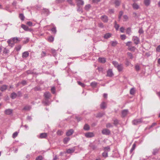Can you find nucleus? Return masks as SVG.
Wrapping results in <instances>:
<instances>
[{"label":"nucleus","mask_w":160,"mask_h":160,"mask_svg":"<svg viewBox=\"0 0 160 160\" xmlns=\"http://www.w3.org/2000/svg\"><path fill=\"white\" fill-rule=\"evenodd\" d=\"M151 2L150 0H144V3L145 5L147 6H149Z\"/></svg>","instance_id":"nucleus-19"},{"label":"nucleus","mask_w":160,"mask_h":160,"mask_svg":"<svg viewBox=\"0 0 160 160\" xmlns=\"http://www.w3.org/2000/svg\"><path fill=\"white\" fill-rule=\"evenodd\" d=\"M48 40L49 42H52L54 40V38L52 36H50L48 38Z\"/></svg>","instance_id":"nucleus-38"},{"label":"nucleus","mask_w":160,"mask_h":160,"mask_svg":"<svg viewBox=\"0 0 160 160\" xmlns=\"http://www.w3.org/2000/svg\"><path fill=\"white\" fill-rule=\"evenodd\" d=\"M75 150V149L74 148H69L67 150L66 152L68 153H71L74 152Z\"/></svg>","instance_id":"nucleus-18"},{"label":"nucleus","mask_w":160,"mask_h":160,"mask_svg":"<svg viewBox=\"0 0 160 160\" xmlns=\"http://www.w3.org/2000/svg\"><path fill=\"white\" fill-rule=\"evenodd\" d=\"M135 92V89L134 88H132L130 90V94L131 95H133Z\"/></svg>","instance_id":"nucleus-36"},{"label":"nucleus","mask_w":160,"mask_h":160,"mask_svg":"<svg viewBox=\"0 0 160 160\" xmlns=\"http://www.w3.org/2000/svg\"><path fill=\"white\" fill-rule=\"evenodd\" d=\"M70 139V138H68V137H67V138H65L63 140L64 143L65 144L67 143V142L69 141Z\"/></svg>","instance_id":"nucleus-29"},{"label":"nucleus","mask_w":160,"mask_h":160,"mask_svg":"<svg viewBox=\"0 0 160 160\" xmlns=\"http://www.w3.org/2000/svg\"><path fill=\"white\" fill-rule=\"evenodd\" d=\"M13 42L14 43V44L15 43H17L20 41V40L17 37H14L12 38Z\"/></svg>","instance_id":"nucleus-14"},{"label":"nucleus","mask_w":160,"mask_h":160,"mask_svg":"<svg viewBox=\"0 0 160 160\" xmlns=\"http://www.w3.org/2000/svg\"><path fill=\"white\" fill-rule=\"evenodd\" d=\"M4 112L6 114L10 115L12 114V110L10 109H7Z\"/></svg>","instance_id":"nucleus-10"},{"label":"nucleus","mask_w":160,"mask_h":160,"mask_svg":"<svg viewBox=\"0 0 160 160\" xmlns=\"http://www.w3.org/2000/svg\"><path fill=\"white\" fill-rule=\"evenodd\" d=\"M52 32L54 33H55L56 32V28L55 27H54L51 29Z\"/></svg>","instance_id":"nucleus-57"},{"label":"nucleus","mask_w":160,"mask_h":160,"mask_svg":"<svg viewBox=\"0 0 160 160\" xmlns=\"http://www.w3.org/2000/svg\"><path fill=\"white\" fill-rule=\"evenodd\" d=\"M31 109V107L29 105H26L24 107L23 110L26 111H29Z\"/></svg>","instance_id":"nucleus-25"},{"label":"nucleus","mask_w":160,"mask_h":160,"mask_svg":"<svg viewBox=\"0 0 160 160\" xmlns=\"http://www.w3.org/2000/svg\"><path fill=\"white\" fill-rule=\"evenodd\" d=\"M77 82L79 85H80L82 87H84L85 86L83 83L81 82L80 81H78Z\"/></svg>","instance_id":"nucleus-44"},{"label":"nucleus","mask_w":160,"mask_h":160,"mask_svg":"<svg viewBox=\"0 0 160 160\" xmlns=\"http://www.w3.org/2000/svg\"><path fill=\"white\" fill-rule=\"evenodd\" d=\"M126 46L128 47V50L131 51H134L135 49L136 48L132 46V43L131 41H128L126 43Z\"/></svg>","instance_id":"nucleus-2"},{"label":"nucleus","mask_w":160,"mask_h":160,"mask_svg":"<svg viewBox=\"0 0 160 160\" xmlns=\"http://www.w3.org/2000/svg\"><path fill=\"white\" fill-rule=\"evenodd\" d=\"M77 1L78 6L83 5L84 4V2L82 0H77Z\"/></svg>","instance_id":"nucleus-22"},{"label":"nucleus","mask_w":160,"mask_h":160,"mask_svg":"<svg viewBox=\"0 0 160 160\" xmlns=\"http://www.w3.org/2000/svg\"><path fill=\"white\" fill-rule=\"evenodd\" d=\"M98 26L100 28H103L104 27V25L101 22L99 23Z\"/></svg>","instance_id":"nucleus-64"},{"label":"nucleus","mask_w":160,"mask_h":160,"mask_svg":"<svg viewBox=\"0 0 160 160\" xmlns=\"http://www.w3.org/2000/svg\"><path fill=\"white\" fill-rule=\"evenodd\" d=\"M101 19L104 22H107L108 20V17L105 15H104L101 16Z\"/></svg>","instance_id":"nucleus-7"},{"label":"nucleus","mask_w":160,"mask_h":160,"mask_svg":"<svg viewBox=\"0 0 160 160\" xmlns=\"http://www.w3.org/2000/svg\"><path fill=\"white\" fill-rule=\"evenodd\" d=\"M124 21H126L128 19V17L126 15H125L123 16Z\"/></svg>","instance_id":"nucleus-55"},{"label":"nucleus","mask_w":160,"mask_h":160,"mask_svg":"<svg viewBox=\"0 0 160 160\" xmlns=\"http://www.w3.org/2000/svg\"><path fill=\"white\" fill-rule=\"evenodd\" d=\"M115 22V24L114 27H115V29H116V30H118V29L119 28V26L118 24L116 23V22Z\"/></svg>","instance_id":"nucleus-46"},{"label":"nucleus","mask_w":160,"mask_h":160,"mask_svg":"<svg viewBox=\"0 0 160 160\" xmlns=\"http://www.w3.org/2000/svg\"><path fill=\"white\" fill-rule=\"evenodd\" d=\"M100 107L102 109H104L106 107V104L104 102H102L100 105Z\"/></svg>","instance_id":"nucleus-24"},{"label":"nucleus","mask_w":160,"mask_h":160,"mask_svg":"<svg viewBox=\"0 0 160 160\" xmlns=\"http://www.w3.org/2000/svg\"><path fill=\"white\" fill-rule=\"evenodd\" d=\"M142 118H141L133 120L132 121V123L134 125H137L142 123Z\"/></svg>","instance_id":"nucleus-3"},{"label":"nucleus","mask_w":160,"mask_h":160,"mask_svg":"<svg viewBox=\"0 0 160 160\" xmlns=\"http://www.w3.org/2000/svg\"><path fill=\"white\" fill-rule=\"evenodd\" d=\"M17 96V94L15 92H13L11 94V97L12 98L14 99L16 98Z\"/></svg>","instance_id":"nucleus-28"},{"label":"nucleus","mask_w":160,"mask_h":160,"mask_svg":"<svg viewBox=\"0 0 160 160\" xmlns=\"http://www.w3.org/2000/svg\"><path fill=\"white\" fill-rule=\"evenodd\" d=\"M97 85V83L96 82H91L90 84L91 86L93 87L94 88Z\"/></svg>","instance_id":"nucleus-33"},{"label":"nucleus","mask_w":160,"mask_h":160,"mask_svg":"<svg viewBox=\"0 0 160 160\" xmlns=\"http://www.w3.org/2000/svg\"><path fill=\"white\" fill-rule=\"evenodd\" d=\"M43 103L46 105H48L49 104V102L48 100L43 102Z\"/></svg>","instance_id":"nucleus-59"},{"label":"nucleus","mask_w":160,"mask_h":160,"mask_svg":"<svg viewBox=\"0 0 160 160\" xmlns=\"http://www.w3.org/2000/svg\"><path fill=\"white\" fill-rule=\"evenodd\" d=\"M102 133L103 134L108 135L110 134V131L108 129H104L102 130Z\"/></svg>","instance_id":"nucleus-8"},{"label":"nucleus","mask_w":160,"mask_h":160,"mask_svg":"<svg viewBox=\"0 0 160 160\" xmlns=\"http://www.w3.org/2000/svg\"><path fill=\"white\" fill-rule=\"evenodd\" d=\"M3 52L4 54H7L9 52V50L6 48H4Z\"/></svg>","instance_id":"nucleus-34"},{"label":"nucleus","mask_w":160,"mask_h":160,"mask_svg":"<svg viewBox=\"0 0 160 160\" xmlns=\"http://www.w3.org/2000/svg\"><path fill=\"white\" fill-rule=\"evenodd\" d=\"M43 158L42 156L40 155L37 157L36 158V160H42Z\"/></svg>","instance_id":"nucleus-40"},{"label":"nucleus","mask_w":160,"mask_h":160,"mask_svg":"<svg viewBox=\"0 0 160 160\" xmlns=\"http://www.w3.org/2000/svg\"><path fill=\"white\" fill-rule=\"evenodd\" d=\"M44 96L46 98H49L51 96V94L49 92H45L44 94Z\"/></svg>","instance_id":"nucleus-21"},{"label":"nucleus","mask_w":160,"mask_h":160,"mask_svg":"<svg viewBox=\"0 0 160 160\" xmlns=\"http://www.w3.org/2000/svg\"><path fill=\"white\" fill-rule=\"evenodd\" d=\"M90 4H88L86 5L85 7V8L87 10H88V9L90 8Z\"/></svg>","instance_id":"nucleus-54"},{"label":"nucleus","mask_w":160,"mask_h":160,"mask_svg":"<svg viewBox=\"0 0 160 160\" xmlns=\"http://www.w3.org/2000/svg\"><path fill=\"white\" fill-rule=\"evenodd\" d=\"M51 91L54 94L55 93V87H52V88L51 89Z\"/></svg>","instance_id":"nucleus-52"},{"label":"nucleus","mask_w":160,"mask_h":160,"mask_svg":"<svg viewBox=\"0 0 160 160\" xmlns=\"http://www.w3.org/2000/svg\"><path fill=\"white\" fill-rule=\"evenodd\" d=\"M21 27L25 31H29L30 32H32L33 31V30L31 28H29L27 26L24 25L22 24L21 25Z\"/></svg>","instance_id":"nucleus-6"},{"label":"nucleus","mask_w":160,"mask_h":160,"mask_svg":"<svg viewBox=\"0 0 160 160\" xmlns=\"http://www.w3.org/2000/svg\"><path fill=\"white\" fill-rule=\"evenodd\" d=\"M111 43L112 46H115L116 45L117 43V42L111 41Z\"/></svg>","instance_id":"nucleus-51"},{"label":"nucleus","mask_w":160,"mask_h":160,"mask_svg":"<svg viewBox=\"0 0 160 160\" xmlns=\"http://www.w3.org/2000/svg\"><path fill=\"white\" fill-rule=\"evenodd\" d=\"M47 136V134L45 133H42L40 134V138H45Z\"/></svg>","instance_id":"nucleus-23"},{"label":"nucleus","mask_w":160,"mask_h":160,"mask_svg":"<svg viewBox=\"0 0 160 160\" xmlns=\"http://www.w3.org/2000/svg\"><path fill=\"white\" fill-rule=\"evenodd\" d=\"M120 37L121 39L122 40H124L126 38V36L124 34L121 35H120Z\"/></svg>","instance_id":"nucleus-42"},{"label":"nucleus","mask_w":160,"mask_h":160,"mask_svg":"<svg viewBox=\"0 0 160 160\" xmlns=\"http://www.w3.org/2000/svg\"><path fill=\"white\" fill-rule=\"evenodd\" d=\"M136 147V144H135L134 143L133 144L130 150V152H132L135 149Z\"/></svg>","instance_id":"nucleus-50"},{"label":"nucleus","mask_w":160,"mask_h":160,"mask_svg":"<svg viewBox=\"0 0 160 160\" xmlns=\"http://www.w3.org/2000/svg\"><path fill=\"white\" fill-rule=\"evenodd\" d=\"M138 32L139 34H141L143 33V31L142 28H141L139 29Z\"/></svg>","instance_id":"nucleus-62"},{"label":"nucleus","mask_w":160,"mask_h":160,"mask_svg":"<svg viewBox=\"0 0 160 160\" xmlns=\"http://www.w3.org/2000/svg\"><path fill=\"white\" fill-rule=\"evenodd\" d=\"M21 45H19L16 47V49L17 51H18L20 50L21 49Z\"/></svg>","instance_id":"nucleus-58"},{"label":"nucleus","mask_w":160,"mask_h":160,"mask_svg":"<svg viewBox=\"0 0 160 160\" xmlns=\"http://www.w3.org/2000/svg\"><path fill=\"white\" fill-rule=\"evenodd\" d=\"M113 75V73L112 72V70L111 69H109L107 72V76L112 77Z\"/></svg>","instance_id":"nucleus-12"},{"label":"nucleus","mask_w":160,"mask_h":160,"mask_svg":"<svg viewBox=\"0 0 160 160\" xmlns=\"http://www.w3.org/2000/svg\"><path fill=\"white\" fill-rule=\"evenodd\" d=\"M158 150L157 149H155L153 150L152 153L153 155H156L158 152Z\"/></svg>","instance_id":"nucleus-53"},{"label":"nucleus","mask_w":160,"mask_h":160,"mask_svg":"<svg viewBox=\"0 0 160 160\" xmlns=\"http://www.w3.org/2000/svg\"><path fill=\"white\" fill-rule=\"evenodd\" d=\"M132 40L134 42V44L137 45L140 42L139 38L137 36H133L132 38Z\"/></svg>","instance_id":"nucleus-4"},{"label":"nucleus","mask_w":160,"mask_h":160,"mask_svg":"<svg viewBox=\"0 0 160 160\" xmlns=\"http://www.w3.org/2000/svg\"><path fill=\"white\" fill-rule=\"evenodd\" d=\"M106 126L108 128H110L112 127L113 125L110 123H108L106 124Z\"/></svg>","instance_id":"nucleus-43"},{"label":"nucleus","mask_w":160,"mask_h":160,"mask_svg":"<svg viewBox=\"0 0 160 160\" xmlns=\"http://www.w3.org/2000/svg\"><path fill=\"white\" fill-rule=\"evenodd\" d=\"M102 156L104 158H106L108 156V153L107 152L104 151L102 153Z\"/></svg>","instance_id":"nucleus-41"},{"label":"nucleus","mask_w":160,"mask_h":160,"mask_svg":"<svg viewBox=\"0 0 160 160\" xmlns=\"http://www.w3.org/2000/svg\"><path fill=\"white\" fill-rule=\"evenodd\" d=\"M156 51L157 52H160V45H158L156 48Z\"/></svg>","instance_id":"nucleus-56"},{"label":"nucleus","mask_w":160,"mask_h":160,"mask_svg":"<svg viewBox=\"0 0 160 160\" xmlns=\"http://www.w3.org/2000/svg\"><path fill=\"white\" fill-rule=\"evenodd\" d=\"M43 12L47 15L49 14V11L48 9H44Z\"/></svg>","instance_id":"nucleus-45"},{"label":"nucleus","mask_w":160,"mask_h":160,"mask_svg":"<svg viewBox=\"0 0 160 160\" xmlns=\"http://www.w3.org/2000/svg\"><path fill=\"white\" fill-rule=\"evenodd\" d=\"M29 55V53L27 51L24 52L22 53V57L23 58H26Z\"/></svg>","instance_id":"nucleus-15"},{"label":"nucleus","mask_w":160,"mask_h":160,"mask_svg":"<svg viewBox=\"0 0 160 160\" xmlns=\"http://www.w3.org/2000/svg\"><path fill=\"white\" fill-rule=\"evenodd\" d=\"M111 36V34L110 33H107L104 36V38L105 39H108L110 38Z\"/></svg>","instance_id":"nucleus-27"},{"label":"nucleus","mask_w":160,"mask_h":160,"mask_svg":"<svg viewBox=\"0 0 160 160\" xmlns=\"http://www.w3.org/2000/svg\"><path fill=\"white\" fill-rule=\"evenodd\" d=\"M19 18L22 21H23L25 17L22 14H20L19 15Z\"/></svg>","instance_id":"nucleus-35"},{"label":"nucleus","mask_w":160,"mask_h":160,"mask_svg":"<svg viewBox=\"0 0 160 160\" xmlns=\"http://www.w3.org/2000/svg\"><path fill=\"white\" fill-rule=\"evenodd\" d=\"M27 24L29 26H32V22L29 21L27 22Z\"/></svg>","instance_id":"nucleus-63"},{"label":"nucleus","mask_w":160,"mask_h":160,"mask_svg":"<svg viewBox=\"0 0 160 160\" xmlns=\"http://www.w3.org/2000/svg\"><path fill=\"white\" fill-rule=\"evenodd\" d=\"M7 42L8 43L9 46L12 47L14 45V43L13 42V41L12 39V38L9 39L7 41Z\"/></svg>","instance_id":"nucleus-13"},{"label":"nucleus","mask_w":160,"mask_h":160,"mask_svg":"<svg viewBox=\"0 0 160 160\" xmlns=\"http://www.w3.org/2000/svg\"><path fill=\"white\" fill-rule=\"evenodd\" d=\"M116 7L118 6L120 3V1L118 0H116L114 2Z\"/></svg>","instance_id":"nucleus-31"},{"label":"nucleus","mask_w":160,"mask_h":160,"mask_svg":"<svg viewBox=\"0 0 160 160\" xmlns=\"http://www.w3.org/2000/svg\"><path fill=\"white\" fill-rule=\"evenodd\" d=\"M57 133L58 135H61L63 133V132L61 130H58L57 132Z\"/></svg>","instance_id":"nucleus-47"},{"label":"nucleus","mask_w":160,"mask_h":160,"mask_svg":"<svg viewBox=\"0 0 160 160\" xmlns=\"http://www.w3.org/2000/svg\"><path fill=\"white\" fill-rule=\"evenodd\" d=\"M127 54L128 56L130 58V59H132L133 58V56L132 54L129 52H128L127 53Z\"/></svg>","instance_id":"nucleus-48"},{"label":"nucleus","mask_w":160,"mask_h":160,"mask_svg":"<svg viewBox=\"0 0 160 160\" xmlns=\"http://www.w3.org/2000/svg\"><path fill=\"white\" fill-rule=\"evenodd\" d=\"M123 14V12L122 11H121L119 12V15L118 16V18L119 20L121 19L122 16Z\"/></svg>","instance_id":"nucleus-49"},{"label":"nucleus","mask_w":160,"mask_h":160,"mask_svg":"<svg viewBox=\"0 0 160 160\" xmlns=\"http://www.w3.org/2000/svg\"><path fill=\"white\" fill-rule=\"evenodd\" d=\"M131 32V28L129 27L126 30V33L128 34H130Z\"/></svg>","instance_id":"nucleus-32"},{"label":"nucleus","mask_w":160,"mask_h":160,"mask_svg":"<svg viewBox=\"0 0 160 160\" xmlns=\"http://www.w3.org/2000/svg\"><path fill=\"white\" fill-rule=\"evenodd\" d=\"M133 8L134 9L137 10L139 8V6L137 3H134L132 5Z\"/></svg>","instance_id":"nucleus-17"},{"label":"nucleus","mask_w":160,"mask_h":160,"mask_svg":"<svg viewBox=\"0 0 160 160\" xmlns=\"http://www.w3.org/2000/svg\"><path fill=\"white\" fill-rule=\"evenodd\" d=\"M104 151L107 152L108 153V152L110 151V148L109 146H108L107 147H105L104 148Z\"/></svg>","instance_id":"nucleus-30"},{"label":"nucleus","mask_w":160,"mask_h":160,"mask_svg":"<svg viewBox=\"0 0 160 160\" xmlns=\"http://www.w3.org/2000/svg\"><path fill=\"white\" fill-rule=\"evenodd\" d=\"M8 86L6 85H3L0 87V90L2 92L5 91L7 88Z\"/></svg>","instance_id":"nucleus-16"},{"label":"nucleus","mask_w":160,"mask_h":160,"mask_svg":"<svg viewBox=\"0 0 160 160\" xmlns=\"http://www.w3.org/2000/svg\"><path fill=\"white\" fill-rule=\"evenodd\" d=\"M47 55V53L45 52L42 51L41 53V58H42L46 56Z\"/></svg>","instance_id":"nucleus-37"},{"label":"nucleus","mask_w":160,"mask_h":160,"mask_svg":"<svg viewBox=\"0 0 160 160\" xmlns=\"http://www.w3.org/2000/svg\"><path fill=\"white\" fill-rule=\"evenodd\" d=\"M98 61L100 62L104 63L106 62V60L105 58H98Z\"/></svg>","instance_id":"nucleus-20"},{"label":"nucleus","mask_w":160,"mask_h":160,"mask_svg":"<svg viewBox=\"0 0 160 160\" xmlns=\"http://www.w3.org/2000/svg\"><path fill=\"white\" fill-rule=\"evenodd\" d=\"M112 63L114 67L117 69L119 72H120L122 71L123 68L122 64H119L118 62L115 61H113L112 62Z\"/></svg>","instance_id":"nucleus-1"},{"label":"nucleus","mask_w":160,"mask_h":160,"mask_svg":"<svg viewBox=\"0 0 160 160\" xmlns=\"http://www.w3.org/2000/svg\"><path fill=\"white\" fill-rule=\"evenodd\" d=\"M83 129L85 130L88 131L90 129V127L87 124H85L84 126Z\"/></svg>","instance_id":"nucleus-26"},{"label":"nucleus","mask_w":160,"mask_h":160,"mask_svg":"<svg viewBox=\"0 0 160 160\" xmlns=\"http://www.w3.org/2000/svg\"><path fill=\"white\" fill-rule=\"evenodd\" d=\"M85 136L86 138H89L94 137V134L93 132H88L85 134Z\"/></svg>","instance_id":"nucleus-5"},{"label":"nucleus","mask_w":160,"mask_h":160,"mask_svg":"<svg viewBox=\"0 0 160 160\" xmlns=\"http://www.w3.org/2000/svg\"><path fill=\"white\" fill-rule=\"evenodd\" d=\"M74 132V130L72 129L68 130L66 133L67 136H69L71 135Z\"/></svg>","instance_id":"nucleus-11"},{"label":"nucleus","mask_w":160,"mask_h":160,"mask_svg":"<svg viewBox=\"0 0 160 160\" xmlns=\"http://www.w3.org/2000/svg\"><path fill=\"white\" fill-rule=\"evenodd\" d=\"M18 134V132H14L12 134V138H16Z\"/></svg>","instance_id":"nucleus-39"},{"label":"nucleus","mask_w":160,"mask_h":160,"mask_svg":"<svg viewBox=\"0 0 160 160\" xmlns=\"http://www.w3.org/2000/svg\"><path fill=\"white\" fill-rule=\"evenodd\" d=\"M135 68L137 71H138L140 69V67L138 65H136L135 66Z\"/></svg>","instance_id":"nucleus-60"},{"label":"nucleus","mask_w":160,"mask_h":160,"mask_svg":"<svg viewBox=\"0 0 160 160\" xmlns=\"http://www.w3.org/2000/svg\"><path fill=\"white\" fill-rule=\"evenodd\" d=\"M128 109H125L122 111V117H124L126 116L128 113Z\"/></svg>","instance_id":"nucleus-9"},{"label":"nucleus","mask_w":160,"mask_h":160,"mask_svg":"<svg viewBox=\"0 0 160 160\" xmlns=\"http://www.w3.org/2000/svg\"><path fill=\"white\" fill-rule=\"evenodd\" d=\"M125 28L123 27H121L120 28V31L122 32H124Z\"/></svg>","instance_id":"nucleus-61"}]
</instances>
